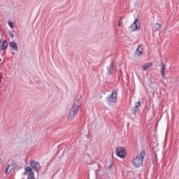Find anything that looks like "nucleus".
Returning a JSON list of instances; mask_svg holds the SVG:
<instances>
[{
  "mask_svg": "<svg viewBox=\"0 0 179 179\" xmlns=\"http://www.w3.org/2000/svg\"><path fill=\"white\" fill-rule=\"evenodd\" d=\"M6 48H8V41H3L2 44L1 50L2 51L5 50Z\"/></svg>",
  "mask_w": 179,
  "mask_h": 179,
  "instance_id": "obj_15",
  "label": "nucleus"
},
{
  "mask_svg": "<svg viewBox=\"0 0 179 179\" xmlns=\"http://www.w3.org/2000/svg\"><path fill=\"white\" fill-rule=\"evenodd\" d=\"M139 28V20L138 19L135 20L133 24L130 26V29L131 31H136V30Z\"/></svg>",
  "mask_w": 179,
  "mask_h": 179,
  "instance_id": "obj_6",
  "label": "nucleus"
},
{
  "mask_svg": "<svg viewBox=\"0 0 179 179\" xmlns=\"http://www.w3.org/2000/svg\"><path fill=\"white\" fill-rule=\"evenodd\" d=\"M10 38H13L15 37V34H13V33L10 32Z\"/></svg>",
  "mask_w": 179,
  "mask_h": 179,
  "instance_id": "obj_20",
  "label": "nucleus"
},
{
  "mask_svg": "<svg viewBox=\"0 0 179 179\" xmlns=\"http://www.w3.org/2000/svg\"><path fill=\"white\" fill-rule=\"evenodd\" d=\"M82 104V99L80 98H77L75 99V101L71 107V109L69 112L68 118L69 120H72V118H75V116L79 113V108Z\"/></svg>",
  "mask_w": 179,
  "mask_h": 179,
  "instance_id": "obj_1",
  "label": "nucleus"
},
{
  "mask_svg": "<svg viewBox=\"0 0 179 179\" xmlns=\"http://www.w3.org/2000/svg\"><path fill=\"white\" fill-rule=\"evenodd\" d=\"M30 164H31V167L36 171V173H40V171H41V165L40 164L39 162H36L34 160H31L30 161Z\"/></svg>",
  "mask_w": 179,
  "mask_h": 179,
  "instance_id": "obj_4",
  "label": "nucleus"
},
{
  "mask_svg": "<svg viewBox=\"0 0 179 179\" xmlns=\"http://www.w3.org/2000/svg\"><path fill=\"white\" fill-rule=\"evenodd\" d=\"M8 25L10 26V27L11 29H13L15 27L13 22H10V21L8 22Z\"/></svg>",
  "mask_w": 179,
  "mask_h": 179,
  "instance_id": "obj_17",
  "label": "nucleus"
},
{
  "mask_svg": "<svg viewBox=\"0 0 179 179\" xmlns=\"http://www.w3.org/2000/svg\"><path fill=\"white\" fill-rule=\"evenodd\" d=\"M113 69H114V62H113L110 64V66L108 67V73L109 75H111V74L113 73Z\"/></svg>",
  "mask_w": 179,
  "mask_h": 179,
  "instance_id": "obj_11",
  "label": "nucleus"
},
{
  "mask_svg": "<svg viewBox=\"0 0 179 179\" xmlns=\"http://www.w3.org/2000/svg\"><path fill=\"white\" fill-rule=\"evenodd\" d=\"M0 83H1V74H0Z\"/></svg>",
  "mask_w": 179,
  "mask_h": 179,
  "instance_id": "obj_21",
  "label": "nucleus"
},
{
  "mask_svg": "<svg viewBox=\"0 0 179 179\" xmlns=\"http://www.w3.org/2000/svg\"><path fill=\"white\" fill-rule=\"evenodd\" d=\"M106 102L108 106L117 102V90L113 91L112 94L106 98Z\"/></svg>",
  "mask_w": 179,
  "mask_h": 179,
  "instance_id": "obj_3",
  "label": "nucleus"
},
{
  "mask_svg": "<svg viewBox=\"0 0 179 179\" xmlns=\"http://www.w3.org/2000/svg\"><path fill=\"white\" fill-rule=\"evenodd\" d=\"M145 152L142 151L133 159V164L135 167H141L143 164V157H145Z\"/></svg>",
  "mask_w": 179,
  "mask_h": 179,
  "instance_id": "obj_2",
  "label": "nucleus"
},
{
  "mask_svg": "<svg viewBox=\"0 0 179 179\" xmlns=\"http://www.w3.org/2000/svg\"><path fill=\"white\" fill-rule=\"evenodd\" d=\"M159 29H162V24L157 22L152 26V30L154 31H157V30H159Z\"/></svg>",
  "mask_w": 179,
  "mask_h": 179,
  "instance_id": "obj_10",
  "label": "nucleus"
},
{
  "mask_svg": "<svg viewBox=\"0 0 179 179\" xmlns=\"http://www.w3.org/2000/svg\"><path fill=\"white\" fill-rule=\"evenodd\" d=\"M142 52H143V48L139 45L138 48L136 50L134 57H139V55H142Z\"/></svg>",
  "mask_w": 179,
  "mask_h": 179,
  "instance_id": "obj_7",
  "label": "nucleus"
},
{
  "mask_svg": "<svg viewBox=\"0 0 179 179\" xmlns=\"http://www.w3.org/2000/svg\"><path fill=\"white\" fill-rule=\"evenodd\" d=\"M9 167H10V166H8L7 168L6 169V171H5V174H8V171L9 170Z\"/></svg>",
  "mask_w": 179,
  "mask_h": 179,
  "instance_id": "obj_19",
  "label": "nucleus"
},
{
  "mask_svg": "<svg viewBox=\"0 0 179 179\" xmlns=\"http://www.w3.org/2000/svg\"><path fill=\"white\" fill-rule=\"evenodd\" d=\"M24 176H28L27 179H36V178L34 177V172L29 173V172H27V171H25L24 172Z\"/></svg>",
  "mask_w": 179,
  "mask_h": 179,
  "instance_id": "obj_9",
  "label": "nucleus"
},
{
  "mask_svg": "<svg viewBox=\"0 0 179 179\" xmlns=\"http://www.w3.org/2000/svg\"><path fill=\"white\" fill-rule=\"evenodd\" d=\"M10 46L13 50H14V51H17V44L15 42H10Z\"/></svg>",
  "mask_w": 179,
  "mask_h": 179,
  "instance_id": "obj_12",
  "label": "nucleus"
},
{
  "mask_svg": "<svg viewBox=\"0 0 179 179\" xmlns=\"http://www.w3.org/2000/svg\"><path fill=\"white\" fill-rule=\"evenodd\" d=\"M122 23V17H120V20H119V23H118V26H121V24Z\"/></svg>",
  "mask_w": 179,
  "mask_h": 179,
  "instance_id": "obj_18",
  "label": "nucleus"
},
{
  "mask_svg": "<svg viewBox=\"0 0 179 179\" xmlns=\"http://www.w3.org/2000/svg\"><path fill=\"white\" fill-rule=\"evenodd\" d=\"M25 171L28 172L29 173H33V169L30 166H27L25 168Z\"/></svg>",
  "mask_w": 179,
  "mask_h": 179,
  "instance_id": "obj_16",
  "label": "nucleus"
},
{
  "mask_svg": "<svg viewBox=\"0 0 179 179\" xmlns=\"http://www.w3.org/2000/svg\"><path fill=\"white\" fill-rule=\"evenodd\" d=\"M116 155L118 157L121 159H124L125 157V150L122 147H117L116 148Z\"/></svg>",
  "mask_w": 179,
  "mask_h": 179,
  "instance_id": "obj_5",
  "label": "nucleus"
},
{
  "mask_svg": "<svg viewBox=\"0 0 179 179\" xmlns=\"http://www.w3.org/2000/svg\"><path fill=\"white\" fill-rule=\"evenodd\" d=\"M162 78H164V75L166 73L165 71H166V64L162 63Z\"/></svg>",
  "mask_w": 179,
  "mask_h": 179,
  "instance_id": "obj_13",
  "label": "nucleus"
},
{
  "mask_svg": "<svg viewBox=\"0 0 179 179\" xmlns=\"http://www.w3.org/2000/svg\"><path fill=\"white\" fill-rule=\"evenodd\" d=\"M151 66H152V63H148L144 66H143V71H147L148 69H149V68H151Z\"/></svg>",
  "mask_w": 179,
  "mask_h": 179,
  "instance_id": "obj_14",
  "label": "nucleus"
},
{
  "mask_svg": "<svg viewBox=\"0 0 179 179\" xmlns=\"http://www.w3.org/2000/svg\"><path fill=\"white\" fill-rule=\"evenodd\" d=\"M141 106V101H137L136 103H135V106L134 107V109H133V114L134 115H136V113H138V108Z\"/></svg>",
  "mask_w": 179,
  "mask_h": 179,
  "instance_id": "obj_8",
  "label": "nucleus"
}]
</instances>
